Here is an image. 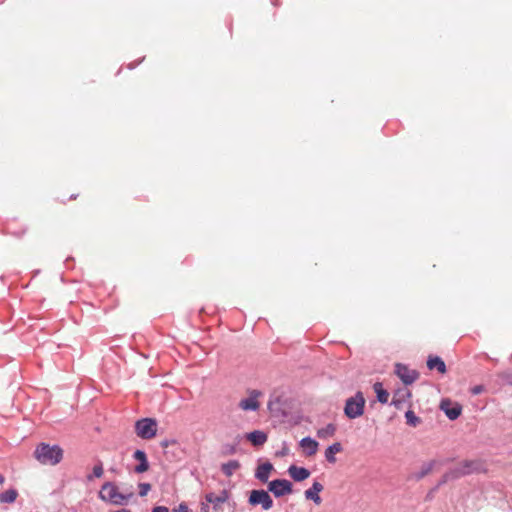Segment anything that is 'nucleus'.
Returning <instances> with one entry per match:
<instances>
[{
  "label": "nucleus",
  "instance_id": "nucleus-1",
  "mask_svg": "<svg viewBox=\"0 0 512 512\" xmlns=\"http://www.w3.org/2000/svg\"><path fill=\"white\" fill-rule=\"evenodd\" d=\"M133 496L134 492L132 490L120 492L116 484L113 482H105L98 493V497L102 501L115 506L128 504Z\"/></svg>",
  "mask_w": 512,
  "mask_h": 512
},
{
  "label": "nucleus",
  "instance_id": "nucleus-2",
  "mask_svg": "<svg viewBox=\"0 0 512 512\" xmlns=\"http://www.w3.org/2000/svg\"><path fill=\"white\" fill-rule=\"evenodd\" d=\"M33 455L40 464L55 466L62 461L64 451L59 445L42 442L36 446Z\"/></svg>",
  "mask_w": 512,
  "mask_h": 512
},
{
  "label": "nucleus",
  "instance_id": "nucleus-3",
  "mask_svg": "<svg viewBox=\"0 0 512 512\" xmlns=\"http://www.w3.org/2000/svg\"><path fill=\"white\" fill-rule=\"evenodd\" d=\"M365 398L362 392H357L353 397L346 400L344 413L349 419H355L363 415Z\"/></svg>",
  "mask_w": 512,
  "mask_h": 512
},
{
  "label": "nucleus",
  "instance_id": "nucleus-4",
  "mask_svg": "<svg viewBox=\"0 0 512 512\" xmlns=\"http://www.w3.org/2000/svg\"><path fill=\"white\" fill-rule=\"evenodd\" d=\"M137 436L142 439H151L156 435L157 422L152 418H142L135 423Z\"/></svg>",
  "mask_w": 512,
  "mask_h": 512
},
{
  "label": "nucleus",
  "instance_id": "nucleus-5",
  "mask_svg": "<svg viewBox=\"0 0 512 512\" xmlns=\"http://www.w3.org/2000/svg\"><path fill=\"white\" fill-rule=\"evenodd\" d=\"M248 501L253 506L261 505L263 510H270L273 507V500L265 490H252Z\"/></svg>",
  "mask_w": 512,
  "mask_h": 512
},
{
  "label": "nucleus",
  "instance_id": "nucleus-6",
  "mask_svg": "<svg viewBox=\"0 0 512 512\" xmlns=\"http://www.w3.org/2000/svg\"><path fill=\"white\" fill-rule=\"evenodd\" d=\"M268 489L276 497H281L286 494L292 493V484L290 481H288L286 479H276V480L269 482Z\"/></svg>",
  "mask_w": 512,
  "mask_h": 512
},
{
  "label": "nucleus",
  "instance_id": "nucleus-7",
  "mask_svg": "<svg viewBox=\"0 0 512 512\" xmlns=\"http://www.w3.org/2000/svg\"><path fill=\"white\" fill-rule=\"evenodd\" d=\"M248 394L249 396L247 398L240 400L239 407L244 411L258 410L260 407L258 398L262 395V392L259 390H250Z\"/></svg>",
  "mask_w": 512,
  "mask_h": 512
},
{
  "label": "nucleus",
  "instance_id": "nucleus-8",
  "mask_svg": "<svg viewBox=\"0 0 512 512\" xmlns=\"http://www.w3.org/2000/svg\"><path fill=\"white\" fill-rule=\"evenodd\" d=\"M395 372L406 385L412 384L418 378V373L415 370H411L403 364H397Z\"/></svg>",
  "mask_w": 512,
  "mask_h": 512
},
{
  "label": "nucleus",
  "instance_id": "nucleus-9",
  "mask_svg": "<svg viewBox=\"0 0 512 512\" xmlns=\"http://www.w3.org/2000/svg\"><path fill=\"white\" fill-rule=\"evenodd\" d=\"M480 463L473 460H466L461 463L455 468L454 474L459 477L467 474H471L473 472H476L480 469Z\"/></svg>",
  "mask_w": 512,
  "mask_h": 512
},
{
  "label": "nucleus",
  "instance_id": "nucleus-10",
  "mask_svg": "<svg viewBox=\"0 0 512 512\" xmlns=\"http://www.w3.org/2000/svg\"><path fill=\"white\" fill-rule=\"evenodd\" d=\"M440 408L450 420L457 419L462 412L461 405L458 403L452 405L450 400L447 399L441 401Z\"/></svg>",
  "mask_w": 512,
  "mask_h": 512
},
{
  "label": "nucleus",
  "instance_id": "nucleus-11",
  "mask_svg": "<svg viewBox=\"0 0 512 512\" xmlns=\"http://www.w3.org/2000/svg\"><path fill=\"white\" fill-rule=\"evenodd\" d=\"M133 458L139 462V464L134 467L135 473L141 474L149 469V462L144 451L136 450L133 454Z\"/></svg>",
  "mask_w": 512,
  "mask_h": 512
},
{
  "label": "nucleus",
  "instance_id": "nucleus-12",
  "mask_svg": "<svg viewBox=\"0 0 512 512\" xmlns=\"http://www.w3.org/2000/svg\"><path fill=\"white\" fill-rule=\"evenodd\" d=\"M299 445L303 449V453L309 457L315 455L319 447L318 442L311 437L303 438Z\"/></svg>",
  "mask_w": 512,
  "mask_h": 512
},
{
  "label": "nucleus",
  "instance_id": "nucleus-13",
  "mask_svg": "<svg viewBox=\"0 0 512 512\" xmlns=\"http://www.w3.org/2000/svg\"><path fill=\"white\" fill-rule=\"evenodd\" d=\"M324 487L319 482H314L312 487L305 491V497L308 500H312L316 505H320L322 502L319 493L323 491Z\"/></svg>",
  "mask_w": 512,
  "mask_h": 512
},
{
  "label": "nucleus",
  "instance_id": "nucleus-14",
  "mask_svg": "<svg viewBox=\"0 0 512 512\" xmlns=\"http://www.w3.org/2000/svg\"><path fill=\"white\" fill-rule=\"evenodd\" d=\"M228 499L226 491H222L220 494L210 493L206 496L207 502L213 505V509L218 511L223 503Z\"/></svg>",
  "mask_w": 512,
  "mask_h": 512
},
{
  "label": "nucleus",
  "instance_id": "nucleus-15",
  "mask_svg": "<svg viewBox=\"0 0 512 512\" xmlns=\"http://www.w3.org/2000/svg\"><path fill=\"white\" fill-rule=\"evenodd\" d=\"M288 473L295 481L298 482L303 481L310 476V471L308 469L295 465H291L288 468Z\"/></svg>",
  "mask_w": 512,
  "mask_h": 512
},
{
  "label": "nucleus",
  "instance_id": "nucleus-16",
  "mask_svg": "<svg viewBox=\"0 0 512 512\" xmlns=\"http://www.w3.org/2000/svg\"><path fill=\"white\" fill-rule=\"evenodd\" d=\"M273 465L270 462L259 465L255 472V477L263 483L268 481Z\"/></svg>",
  "mask_w": 512,
  "mask_h": 512
},
{
  "label": "nucleus",
  "instance_id": "nucleus-17",
  "mask_svg": "<svg viewBox=\"0 0 512 512\" xmlns=\"http://www.w3.org/2000/svg\"><path fill=\"white\" fill-rule=\"evenodd\" d=\"M427 367L430 370L437 369V371L441 374L446 373L445 362L439 356H429L427 360Z\"/></svg>",
  "mask_w": 512,
  "mask_h": 512
},
{
  "label": "nucleus",
  "instance_id": "nucleus-18",
  "mask_svg": "<svg viewBox=\"0 0 512 512\" xmlns=\"http://www.w3.org/2000/svg\"><path fill=\"white\" fill-rule=\"evenodd\" d=\"M240 467L241 465L238 460H230L221 465V471L225 476L231 477Z\"/></svg>",
  "mask_w": 512,
  "mask_h": 512
},
{
  "label": "nucleus",
  "instance_id": "nucleus-19",
  "mask_svg": "<svg viewBox=\"0 0 512 512\" xmlns=\"http://www.w3.org/2000/svg\"><path fill=\"white\" fill-rule=\"evenodd\" d=\"M247 439L255 446H261L267 441V435L259 430L247 434Z\"/></svg>",
  "mask_w": 512,
  "mask_h": 512
},
{
  "label": "nucleus",
  "instance_id": "nucleus-20",
  "mask_svg": "<svg viewBox=\"0 0 512 512\" xmlns=\"http://www.w3.org/2000/svg\"><path fill=\"white\" fill-rule=\"evenodd\" d=\"M342 451V445L341 443L339 442H336L332 445H330L326 450H325V458L326 460L333 464L336 462V457H335V454L337 453H340Z\"/></svg>",
  "mask_w": 512,
  "mask_h": 512
},
{
  "label": "nucleus",
  "instance_id": "nucleus-21",
  "mask_svg": "<svg viewBox=\"0 0 512 512\" xmlns=\"http://www.w3.org/2000/svg\"><path fill=\"white\" fill-rule=\"evenodd\" d=\"M373 388L377 395V400L382 404H386L389 399V393L383 388L382 383L376 382Z\"/></svg>",
  "mask_w": 512,
  "mask_h": 512
},
{
  "label": "nucleus",
  "instance_id": "nucleus-22",
  "mask_svg": "<svg viewBox=\"0 0 512 512\" xmlns=\"http://www.w3.org/2000/svg\"><path fill=\"white\" fill-rule=\"evenodd\" d=\"M336 432V426L334 424H328L323 428L318 429L317 437L320 439H328L333 437Z\"/></svg>",
  "mask_w": 512,
  "mask_h": 512
},
{
  "label": "nucleus",
  "instance_id": "nucleus-23",
  "mask_svg": "<svg viewBox=\"0 0 512 512\" xmlns=\"http://www.w3.org/2000/svg\"><path fill=\"white\" fill-rule=\"evenodd\" d=\"M18 496V492L15 489H9L0 494L1 503H13Z\"/></svg>",
  "mask_w": 512,
  "mask_h": 512
},
{
  "label": "nucleus",
  "instance_id": "nucleus-24",
  "mask_svg": "<svg viewBox=\"0 0 512 512\" xmlns=\"http://www.w3.org/2000/svg\"><path fill=\"white\" fill-rule=\"evenodd\" d=\"M104 470H103V464L101 461H98L97 464L93 467L92 474H88L86 476L87 481L91 482L94 480V478H100L103 476Z\"/></svg>",
  "mask_w": 512,
  "mask_h": 512
},
{
  "label": "nucleus",
  "instance_id": "nucleus-25",
  "mask_svg": "<svg viewBox=\"0 0 512 512\" xmlns=\"http://www.w3.org/2000/svg\"><path fill=\"white\" fill-rule=\"evenodd\" d=\"M405 417H406V420H407V424H409V425H411L413 427L417 426L420 423L419 417H417L412 410H408L405 413Z\"/></svg>",
  "mask_w": 512,
  "mask_h": 512
},
{
  "label": "nucleus",
  "instance_id": "nucleus-26",
  "mask_svg": "<svg viewBox=\"0 0 512 512\" xmlns=\"http://www.w3.org/2000/svg\"><path fill=\"white\" fill-rule=\"evenodd\" d=\"M138 488H139V495L141 497H144L151 490V485L149 483H139Z\"/></svg>",
  "mask_w": 512,
  "mask_h": 512
},
{
  "label": "nucleus",
  "instance_id": "nucleus-27",
  "mask_svg": "<svg viewBox=\"0 0 512 512\" xmlns=\"http://www.w3.org/2000/svg\"><path fill=\"white\" fill-rule=\"evenodd\" d=\"M500 378L507 384L511 385L512 386V370L511 371H507V372H503L501 373L500 375Z\"/></svg>",
  "mask_w": 512,
  "mask_h": 512
},
{
  "label": "nucleus",
  "instance_id": "nucleus-28",
  "mask_svg": "<svg viewBox=\"0 0 512 512\" xmlns=\"http://www.w3.org/2000/svg\"><path fill=\"white\" fill-rule=\"evenodd\" d=\"M173 512H189V508L185 503H181L178 507L173 509Z\"/></svg>",
  "mask_w": 512,
  "mask_h": 512
},
{
  "label": "nucleus",
  "instance_id": "nucleus-29",
  "mask_svg": "<svg viewBox=\"0 0 512 512\" xmlns=\"http://www.w3.org/2000/svg\"><path fill=\"white\" fill-rule=\"evenodd\" d=\"M484 391V387L482 385H476L471 389L472 394L478 395Z\"/></svg>",
  "mask_w": 512,
  "mask_h": 512
},
{
  "label": "nucleus",
  "instance_id": "nucleus-30",
  "mask_svg": "<svg viewBox=\"0 0 512 512\" xmlns=\"http://www.w3.org/2000/svg\"><path fill=\"white\" fill-rule=\"evenodd\" d=\"M151 512H169V509L165 506H156Z\"/></svg>",
  "mask_w": 512,
  "mask_h": 512
},
{
  "label": "nucleus",
  "instance_id": "nucleus-31",
  "mask_svg": "<svg viewBox=\"0 0 512 512\" xmlns=\"http://www.w3.org/2000/svg\"><path fill=\"white\" fill-rule=\"evenodd\" d=\"M5 482V477L0 474V484H3Z\"/></svg>",
  "mask_w": 512,
  "mask_h": 512
},
{
  "label": "nucleus",
  "instance_id": "nucleus-32",
  "mask_svg": "<svg viewBox=\"0 0 512 512\" xmlns=\"http://www.w3.org/2000/svg\"><path fill=\"white\" fill-rule=\"evenodd\" d=\"M115 512H131V511L127 510V509H121V510H118V511H115Z\"/></svg>",
  "mask_w": 512,
  "mask_h": 512
},
{
  "label": "nucleus",
  "instance_id": "nucleus-33",
  "mask_svg": "<svg viewBox=\"0 0 512 512\" xmlns=\"http://www.w3.org/2000/svg\"><path fill=\"white\" fill-rule=\"evenodd\" d=\"M134 67H135V66H134V65H132V64H129V66H128V68H129V69H133Z\"/></svg>",
  "mask_w": 512,
  "mask_h": 512
},
{
  "label": "nucleus",
  "instance_id": "nucleus-34",
  "mask_svg": "<svg viewBox=\"0 0 512 512\" xmlns=\"http://www.w3.org/2000/svg\"><path fill=\"white\" fill-rule=\"evenodd\" d=\"M229 453H234V449H233V448H231V449H230V451H229Z\"/></svg>",
  "mask_w": 512,
  "mask_h": 512
},
{
  "label": "nucleus",
  "instance_id": "nucleus-35",
  "mask_svg": "<svg viewBox=\"0 0 512 512\" xmlns=\"http://www.w3.org/2000/svg\"><path fill=\"white\" fill-rule=\"evenodd\" d=\"M202 510H203L204 512H207V509H206V507H203V508H202Z\"/></svg>",
  "mask_w": 512,
  "mask_h": 512
}]
</instances>
